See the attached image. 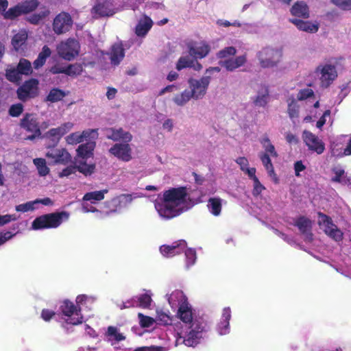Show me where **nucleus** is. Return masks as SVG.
I'll use <instances>...</instances> for the list:
<instances>
[{
    "label": "nucleus",
    "mask_w": 351,
    "mask_h": 351,
    "mask_svg": "<svg viewBox=\"0 0 351 351\" xmlns=\"http://www.w3.org/2000/svg\"><path fill=\"white\" fill-rule=\"evenodd\" d=\"M261 143L263 145L265 152L261 153L259 158L265 169L267 171L268 174L270 176H272L273 175H275V171L269 156L277 158L278 154L275 149L274 145L271 143L270 139L267 135H265L261 140Z\"/></svg>",
    "instance_id": "20e7f679"
},
{
    "label": "nucleus",
    "mask_w": 351,
    "mask_h": 351,
    "mask_svg": "<svg viewBox=\"0 0 351 351\" xmlns=\"http://www.w3.org/2000/svg\"><path fill=\"white\" fill-rule=\"evenodd\" d=\"M207 206L214 216H219L222 209V199L220 197H210L208 200Z\"/></svg>",
    "instance_id": "473e14b6"
},
{
    "label": "nucleus",
    "mask_w": 351,
    "mask_h": 351,
    "mask_svg": "<svg viewBox=\"0 0 351 351\" xmlns=\"http://www.w3.org/2000/svg\"><path fill=\"white\" fill-rule=\"evenodd\" d=\"M125 57V49L121 42L114 43L109 53L110 63L114 66H118Z\"/></svg>",
    "instance_id": "412c9836"
},
{
    "label": "nucleus",
    "mask_w": 351,
    "mask_h": 351,
    "mask_svg": "<svg viewBox=\"0 0 351 351\" xmlns=\"http://www.w3.org/2000/svg\"><path fill=\"white\" fill-rule=\"evenodd\" d=\"M186 256V261L187 266L193 265L196 260V252L191 248H185L183 251Z\"/></svg>",
    "instance_id": "603ef678"
},
{
    "label": "nucleus",
    "mask_w": 351,
    "mask_h": 351,
    "mask_svg": "<svg viewBox=\"0 0 351 351\" xmlns=\"http://www.w3.org/2000/svg\"><path fill=\"white\" fill-rule=\"evenodd\" d=\"M56 315V313L49 309L44 308L41 312V317L45 322L50 321Z\"/></svg>",
    "instance_id": "e2e57ef3"
},
{
    "label": "nucleus",
    "mask_w": 351,
    "mask_h": 351,
    "mask_svg": "<svg viewBox=\"0 0 351 351\" xmlns=\"http://www.w3.org/2000/svg\"><path fill=\"white\" fill-rule=\"evenodd\" d=\"M222 318L223 320L222 324H224V327L226 328H228L229 326L230 319L231 318V311L229 307H226L223 308V313H222Z\"/></svg>",
    "instance_id": "052dcab7"
},
{
    "label": "nucleus",
    "mask_w": 351,
    "mask_h": 351,
    "mask_svg": "<svg viewBox=\"0 0 351 351\" xmlns=\"http://www.w3.org/2000/svg\"><path fill=\"white\" fill-rule=\"evenodd\" d=\"M153 26L152 19L144 15L143 18L140 19L135 27V34L138 37L145 36Z\"/></svg>",
    "instance_id": "b1692460"
},
{
    "label": "nucleus",
    "mask_w": 351,
    "mask_h": 351,
    "mask_svg": "<svg viewBox=\"0 0 351 351\" xmlns=\"http://www.w3.org/2000/svg\"><path fill=\"white\" fill-rule=\"evenodd\" d=\"M191 330L194 332H198L199 335H202V332L205 331V326L199 321H194L191 324Z\"/></svg>",
    "instance_id": "69168bd1"
},
{
    "label": "nucleus",
    "mask_w": 351,
    "mask_h": 351,
    "mask_svg": "<svg viewBox=\"0 0 351 351\" xmlns=\"http://www.w3.org/2000/svg\"><path fill=\"white\" fill-rule=\"evenodd\" d=\"M51 51L47 45H44L37 58L34 61L33 66L35 69L42 67L47 59L51 56Z\"/></svg>",
    "instance_id": "7c9ffc66"
},
{
    "label": "nucleus",
    "mask_w": 351,
    "mask_h": 351,
    "mask_svg": "<svg viewBox=\"0 0 351 351\" xmlns=\"http://www.w3.org/2000/svg\"><path fill=\"white\" fill-rule=\"evenodd\" d=\"M107 335L112 337L117 342L123 341L125 339V337L122 333L119 332L118 329L115 326H112L108 328Z\"/></svg>",
    "instance_id": "8fccbe9b"
},
{
    "label": "nucleus",
    "mask_w": 351,
    "mask_h": 351,
    "mask_svg": "<svg viewBox=\"0 0 351 351\" xmlns=\"http://www.w3.org/2000/svg\"><path fill=\"white\" fill-rule=\"evenodd\" d=\"M73 25L71 14L66 12H61L53 19L52 29L57 35H61L69 32Z\"/></svg>",
    "instance_id": "1a4fd4ad"
},
{
    "label": "nucleus",
    "mask_w": 351,
    "mask_h": 351,
    "mask_svg": "<svg viewBox=\"0 0 351 351\" xmlns=\"http://www.w3.org/2000/svg\"><path fill=\"white\" fill-rule=\"evenodd\" d=\"M221 69L218 66H210L206 70L205 75L199 80L189 78L188 84L190 93L194 99H202L206 94V91L211 80L210 75L214 73H219Z\"/></svg>",
    "instance_id": "f03ea898"
},
{
    "label": "nucleus",
    "mask_w": 351,
    "mask_h": 351,
    "mask_svg": "<svg viewBox=\"0 0 351 351\" xmlns=\"http://www.w3.org/2000/svg\"><path fill=\"white\" fill-rule=\"evenodd\" d=\"M314 93L311 88H304L301 90L298 95V98L299 100H304L306 99L313 95Z\"/></svg>",
    "instance_id": "680f3d73"
},
{
    "label": "nucleus",
    "mask_w": 351,
    "mask_h": 351,
    "mask_svg": "<svg viewBox=\"0 0 351 351\" xmlns=\"http://www.w3.org/2000/svg\"><path fill=\"white\" fill-rule=\"evenodd\" d=\"M290 22L294 24L301 31L308 33H316L319 29V24L313 23L309 21H303L298 19H290Z\"/></svg>",
    "instance_id": "393cba45"
},
{
    "label": "nucleus",
    "mask_w": 351,
    "mask_h": 351,
    "mask_svg": "<svg viewBox=\"0 0 351 351\" xmlns=\"http://www.w3.org/2000/svg\"><path fill=\"white\" fill-rule=\"evenodd\" d=\"M106 136L108 139L117 142L122 141L124 143H130L132 139V135L129 132H125L123 128L118 129L109 128L105 129Z\"/></svg>",
    "instance_id": "aec40b11"
},
{
    "label": "nucleus",
    "mask_w": 351,
    "mask_h": 351,
    "mask_svg": "<svg viewBox=\"0 0 351 351\" xmlns=\"http://www.w3.org/2000/svg\"><path fill=\"white\" fill-rule=\"evenodd\" d=\"M91 13L94 16H108L113 14V12L109 8L106 3H98L95 4L91 10Z\"/></svg>",
    "instance_id": "2f4dec72"
},
{
    "label": "nucleus",
    "mask_w": 351,
    "mask_h": 351,
    "mask_svg": "<svg viewBox=\"0 0 351 351\" xmlns=\"http://www.w3.org/2000/svg\"><path fill=\"white\" fill-rule=\"evenodd\" d=\"M17 218L15 215H0V226H3L12 221H16Z\"/></svg>",
    "instance_id": "338daca9"
},
{
    "label": "nucleus",
    "mask_w": 351,
    "mask_h": 351,
    "mask_svg": "<svg viewBox=\"0 0 351 351\" xmlns=\"http://www.w3.org/2000/svg\"><path fill=\"white\" fill-rule=\"evenodd\" d=\"M247 62V58L245 55L239 56L236 57L235 58H229L225 60L223 62H220V64L225 67L226 69L228 71H233L235 69L241 67L244 65Z\"/></svg>",
    "instance_id": "a878e982"
},
{
    "label": "nucleus",
    "mask_w": 351,
    "mask_h": 351,
    "mask_svg": "<svg viewBox=\"0 0 351 351\" xmlns=\"http://www.w3.org/2000/svg\"><path fill=\"white\" fill-rule=\"evenodd\" d=\"M189 53L195 59L206 57L210 51V45L204 41L190 43L187 45Z\"/></svg>",
    "instance_id": "f3484780"
},
{
    "label": "nucleus",
    "mask_w": 351,
    "mask_h": 351,
    "mask_svg": "<svg viewBox=\"0 0 351 351\" xmlns=\"http://www.w3.org/2000/svg\"><path fill=\"white\" fill-rule=\"evenodd\" d=\"M38 84L39 81L36 78L25 81L16 90L18 99L25 102L36 97L39 94Z\"/></svg>",
    "instance_id": "0eeeda50"
},
{
    "label": "nucleus",
    "mask_w": 351,
    "mask_h": 351,
    "mask_svg": "<svg viewBox=\"0 0 351 351\" xmlns=\"http://www.w3.org/2000/svg\"><path fill=\"white\" fill-rule=\"evenodd\" d=\"M186 247L184 240L174 242L172 245H162L160 247V252L163 256L171 258L183 252Z\"/></svg>",
    "instance_id": "6ab92c4d"
},
{
    "label": "nucleus",
    "mask_w": 351,
    "mask_h": 351,
    "mask_svg": "<svg viewBox=\"0 0 351 351\" xmlns=\"http://www.w3.org/2000/svg\"><path fill=\"white\" fill-rule=\"evenodd\" d=\"M93 132L97 133V130L89 129L84 130L82 133L79 132H73L66 137V141L69 145H76L89 138Z\"/></svg>",
    "instance_id": "bb28decb"
},
{
    "label": "nucleus",
    "mask_w": 351,
    "mask_h": 351,
    "mask_svg": "<svg viewBox=\"0 0 351 351\" xmlns=\"http://www.w3.org/2000/svg\"><path fill=\"white\" fill-rule=\"evenodd\" d=\"M65 74L71 77L80 75L83 71L82 66L80 64H69L65 66Z\"/></svg>",
    "instance_id": "c03bdc74"
},
{
    "label": "nucleus",
    "mask_w": 351,
    "mask_h": 351,
    "mask_svg": "<svg viewBox=\"0 0 351 351\" xmlns=\"http://www.w3.org/2000/svg\"><path fill=\"white\" fill-rule=\"evenodd\" d=\"M46 156L51 158L55 163L66 165L71 160V156L66 149H53L47 153Z\"/></svg>",
    "instance_id": "4be33fe9"
},
{
    "label": "nucleus",
    "mask_w": 351,
    "mask_h": 351,
    "mask_svg": "<svg viewBox=\"0 0 351 351\" xmlns=\"http://www.w3.org/2000/svg\"><path fill=\"white\" fill-rule=\"evenodd\" d=\"M16 69L21 75H29L33 72L30 61L25 58L20 59Z\"/></svg>",
    "instance_id": "c9c22d12"
},
{
    "label": "nucleus",
    "mask_w": 351,
    "mask_h": 351,
    "mask_svg": "<svg viewBox=\"0 0 351 351\" xmlns=\"http://www.w3.org/2000/svg\"><path fill=\"white\" fill-rule=\"evenodd\" d=\"M138 317L139 324L142 328H149L155 323V319L149 316L144 315L141 313H138Z\"/></svg>",
    "instance_id": "09e8293b"
},
{
    "label": "nucleus",
    "mask_w": 351,
    "mask_h": 351,
    "mask_svg": "<svg viewBox=\"0 0 351 351\" xmlns=\"http://www.w3.org/2000/svg\"><path fill=\"white\" fill-rule=\"evenodd\" d=\"M73 126V124L71 122L64 123L58 128L50 129L43 137L49 139L53 143V145H56L61 137L70 131Z\"/></svg>",
    "instance_id": "dca6fc26"
},
{
    "label": "nucleus",
    "mask_w": 351,
    "mask_h": 351,
    "mask_svg": "<svg viewBox=\"0 0 351 351\" xmlns=\"http://www.w3.org/2000/svg\"><path fill=\"white\" fill-rule=\"evenodd\" d=\"M136 298L138 306L143 308H147L150 306L152 302V298L150 295L147 293H143L140 295Z\"/></svg>",
    "instance_id": "49530a36"
},
{
    "label": "nucleus",
    "mask_w": 351,
    "mask_h": 351,
    "mask_svg": "<svg viewBox=\"0 0 351 351\" xmlns=\"http://www.w3.org/2000/svg\"><path fill=\"white\" fill-rule=\"evenodd\" d=\"M173 295H177V297L180 296L182 298L181 303L179 304V308L178 311V315L180 319L186 324L192 323V309L187 301V299L183 295V293L182 291H177L174 293H173Z\"/></svg>",
    "instance_id": "2eb2a0df"
},
{
    "label": "nucleus",
    "mask_w": 351,
    "mask_h": 351,
    "mask_svg": "<svg viewBox=\"0 0 351 351\" xmlns=\"http://www.w3.org/2000/svg\"><path fill=\"white\" fill-rule=\"evenodd\" d=\"M287 111L291 119L298 117L299 115L298 106L295 102H291L288 105Z\"/></svg>",
    "instance_id": "bf43d9fd"
},
{
    "label": "nucleus",
    "mask_w": 351,
    "mask_h": 351,
    "mask_svg": "<svg viewBox=\"0 0 351 351\" xmlns=\"http://www.w3.org/2000/svg\"><path fill=\"white\" fill-rule=\"evenodd\" d=\"M21 15H23V13L19 3L13 7L10 8L4 13H2V16L4 19L10 21L15 20Z\"/></svg>",
    "instance_id": "f704fd0d"
},
{
    "label": "nucleus",
    "mask_w": 351,
    "mask_h": 351,
    "mask_svg": "<svg viewBox=\"0 0 351 351\" xmlns=\"http://www.w3.org/2000/svg\"><path fill=\"white\" fill-rule=\"evenodd\" d=\"M202 335H199L198 332H194L192 330L184 337L183 343L187 346H195L199 343V340Z\"/></svg>",
    "instance_id": "58836bf2"
},
{
    "label": "nucleus",
    "mask_w": 351,
    "mask_h": 351,
    "mask_svg": "<svg viewBox=\"0 0 351 351\" xmlns=\"http://www.w3.org/2000/svg\"><path fill=\"white\" fill-rule=\"evenodd\" d=\"M317 215L319 219V224L324 226L325 233L336 241H341L343 232L333 223L331 217L321 212H319Z\"/></svg>",
    "instance_id": "9b49d317"
},
{
    "label": "nucleus",
    "mask_w": 351,
    "mask_h": 351,
    "mask_svg": "<svg viewBox=\"0 0 351 351\" xmlns=\"http://www.w3.org/2000/svg\"><path fill=\"white\" fill-rule=\"evenodd\" d=\"M108 152L111 155L123 162H129L132 159V151L129 143H115Z\"/></svg>",
    "instance_id": "4468645a"
},
{
    "label": "nucleus",
    "mask_w": 351,
    "mask_h": 351,
    "mask_svg": "<svg viewBox=\"0 0 351 351\" xmlns=\"http://www.w3.org/2000/svg\"><path fill=\"white\" fill-rule=\"evenodd\" d=\"M165 348L162 346H142L134 349V351H164Z\"/></svg>",
    "instance_id": "0e129e2a"
},
{
    "label": "nucleus",
    "mask_w": 351,
    "mask_h": 351,
    "mask_svg": "<svg viewBox=\"0 0 351 351\" xmlns=\"http://www.w3.org/2000/svg\"><path fill=\"white\" fill-rule=\"evenodd\" d=\"M19 4L23 14H27L34 11L38 7L39 1L38 0H25Z\"/></svg>",
    "instance_id": "e433bc0d"
},
{
    "label": "nucleus",
    "mask_w": 351,
    "mask_h": 351,
    "mask_svg": "<svg viewBox=\"0 0 351 351\" xmlns=\"http://www.w3.org/2000/svg\"><path fill=\"white\" fill-rule=\"evenodd\" d=\"M237 53V49L234 47H227L220 50L217 53V57L219 59L226 58L228 56H234Z\"/></svg>",
    "instance_id": "864d4df0"
},
{
    "label": "nucleus",
    "mask_w": 351,
    "mask_h": 351,
    "mask_svg": "<svg viewBox=\"0 0 351 351\" xmlns=\"http://www.w3.org/2000/svg\"><path fill=\"white\" fill-rule=\"evenodd\" d=\"M34 164L36 165L40 176H45L49 172V169L46 165V161L43 158L34 159Z\"/></svg>",
    "instance_id": "37998d69"
},
{
    "label": "nucleus",
    "mask_w": 351,
    "mask_h": 351,
    "mask_svg": "<svg viewBox=\"0 0 351 351\" xmlns=\"http://www.w3.org/2000/svg\"><path fill=\"white\" fill-rule=\"evenodd\" d=\"M315 73L320 74V84L324 88H328L337 77L336 68L332 64L319 65Z\"/></svg>",
    "instance_id": "f8f14e48"
},
{
    "label": "nucleus",
    "mask_w": 351,
    "mask_h": 351,
    "mask_svg": "<svg viewBox=\"0 0 351 351\" xmlns=\"http://www.w3.org/2000/svg\"><path fill=\"white\" fill-rule=\"evenodd\" d=\"M75 164L76 170L86 176H90L95 170V164H87L86 160L75 159Z\"/></svg>",
    "instance_id": "c756f323"
},
{
    "label": "nucleus",
    "mask_w": 351,
    "mask_h": 351,
    "mask_svg": "<svg viewBox=\"0 0 351 351\" xmlns=\"http://www.w3.org/2000/svg\"><path fill=\"white\" fill-rule=\"evenodd\" d=\"M156 320L159 324L164 326L171 325L172 322L170 315L162 311H157Z\"/></svg>",
    "instance_id": "de8ad7c7"
},
{
    "label": "nucleus",
    "mask_w": 351,
    "mask_h": 351,
    "mask_svg": "<svg viewBox=\"0 0 351 351\" xmlns=\"http://www.w3.org/2000/svg\"><path fill=\"white\" fill-rule=\"evenodd\" d=\"M23 112V105L22 104H16L12 105L8 110L9 114L12 117H19Z\"/></svg>",
    "instance_id": "5fc2aeb1"
},
{
    "label": "nucleus",
    "mask_w": 351,
    "mask_h": 351,
    "mask_svg": "<svg viewBox=\"0 0 351 351\" xmlns=\"http://www.w3.org/2000/svg\"><path fill=\"white\" fill-rule=\"evenodd\" d=\"M69 217V213L66 211L43 215L33 221L32 227L34 230L56 228L64 221L68 220Z\"/></svg>",
    "instance_id": "7ed1b4c3"
},
{
    "label": "nucleus",
    "mask_w": 351,
    "mask_h": 351,
    "mask_svg": "<svg viewBox=\"0 0 351 351\" xmlns=\"http://www.w3.org/2000/svg\"><path fill=\"white\" fill-rule=\"evenodd\" d=\"M19 125L27 132L31 133V134L27 137L28 140L32 141L41 136L40 125L38 118L34 114H25L20 121Z\"/></svg>",
    "instance_id": "423d86ee"
},
{
    "label": "nucleus",
    "mask_w": 351,
    "mask_h": 351,
    "mask_svg": "<svg viewBox=\"0 0 351 351\" xmlns=\"http://www.w3.org/2000/svg\"><path fill=\"white\" fill-rule=\"evenodd\" d=\"M19 4L23 14H27L34 11L38 7L39 1L38 0H25Z\"/></svg>",
    "instance_id": "4c0bfd02"
},
{
    "label": "nucleus",
    "mask_w": 351,
    "mask_h": 351,
    "mask_svg": "<svg viewBox=\"0 0 351 351\" xmlns=\"http://www.w3.org/2000/svg\"><path fill=\"white\" fill-rule=\"evenodd\" d=\"M257 57L263 68L273 67L280 62L282 51L278 49L267 47L258 53Z\"/></svg>",
    "instance_id": "39448f33"
},
{
    "label": "nucleus",
    "mask_w": 351,
    "mask_h": 351,
    "mask_svg": "<svg viewBox=\"0 0 351 351\" xmlns=\"http://www.w3.org/2000/svg\"><path fill=\"white\" fill-rule=\"evenodd\" d=\"M61 313L69 318L66 320L67 324L72 325L80 324L83 322L81 314V308L75 305L69 300H64L60 306Z\"/></svg>",
    "instance_id": "6e6552de"
},
{
    "label": "nucleus",
    "mask_w": 351,
    "mask_h": 351,
    "mask_svg": "<svg viewBox=\"0 0 351 351\" xmlns=\"http://www.w3.org/2000/svg\"><path fill=\"white\" fill-rule=\"evenodd\" d=\"M27 39V34L25 31H20L16 34L12 38V45L15 51H19L21 47L26 43Z\"/></svg>",
    "instance_id": "72a5a7b5"
},
{
    "label": "nucleus",
    "mask_w": 351,
    "mask_h": 351,
    "mask_svg": "<svg viewBox=\"0 0 351 351\" xmlns=\"http://www.w3.org/2000/svg\"><path fill=\"white\" fill-rule=\"evenodd\" d=\"M34 202H28L25 204H21L16 206V210L18 212L25 213L29 210H33L34 208Z\"/></svg>",
    "instance_id": "13d9d810"
},
{
    "label": "nucleus",
    "mask_w": 351,
    "mask_h": 351,
    "mask_svg": "<svg viewBox=\"0 0 351 351\" xmlns=\"http://www.w3.org/2000/svg\"><path fill=\"white\" fill-rule=\"evenodd\" d=\"M331 3L342 10H351V0H331Z\"/></svg>",
    "instance_id": "6e6d98bb"
},
{
    "label": "nucleus",
    "mask_w": 351,
    "mask_h": 351,
    "mask_svg": "<svg viewBox=\"0 0 351 351\" xmlns=\"http://www.w3.org/2000/svg\"><path fill=\"white\" fill-rule=\"evenodd\" d=\"M49 14V10L43 11L40 13H35L28 16L26 20L33 25H38L40 22Z\"/></svg>",
    "instance_id": "a18cd8bd"
},
{
    "label": "nucleus",
    "mask_w": 351,
    "mask_h": 351,
    "mask_svg": "<svg viewBox=\"0 0 351 351\" xmlns=\"http://www.w3.org/2000/svg\"><path fill=\"white\" fill-rule=\"evenodd\" d=\"M95 147V142H87L86 143L81 144L76 150L77 156L75 158V160H87L88 158L93 157Z\"/></svg>",
    "instance_id": "5701e85b"
},
{
    "label": "nucleus",
    "mask_w": 351,
    "mask_h": 351,
    "mask_svg": "<svg viewBox=\"0 0 351 351\" xmlns=\"http://www.w3.org/2000/svg\"><path fill=\"white\" fill-rule=\"evenodd\" d=\"M80 44L74 38H69L65 42H61L58 47V55L63 59L71 60L79 54Z\"/></svg>",
    "instance_id": "9d476101"
},
{
    "label": "nucleus",
    "mask_w": 351,
    "mask_h": 351,
    "mask_svg": "<svg viewBox=\"0 0 351 351\" xmlns=\"http://www.w3.org/2000/svg\"><path fill=\"white\" fill-rule=\"evenodd\" d=\"M193 60L188 56L180 57L176 64V69L180 71L185 68H191Z\"/></svg>",
    "instance_id": "3c124183"
},
{
    "label": "nucleus",
    "mask_w": 351,
    "mask_h": 351,
    "mask_svg": "<svg viewBox=\"0 0 351 351\" xmlns=\"http://www.w3.org/2000/svg\"><path fill=\"white\" fill-rule=\"evenodd\" d=\"M108 193L107 189L101 191H95L93 192L86 193L84 197L83 200L84 201H101L104 199V194Z\"/></svg>",
    "instance_id": "79ce46f5"
},
{
    "label": "nucleus",
    "mask_w": 351,
    "mask_h": 351,
    "mask_svg": "<svg viewBox=\"0 0 351 351\" xmlns=\"http://www.w3.org/2000/svg\"><path fill=\"white\" fill-rule=\"evenodd\" d=\"M191 98H193L191 93H190L189 90H184L180 94L176 95L173 97V100L178 106H182L185 105Z\"/></svg>",
    "instance_id": "a19ab883"
},
{
    "label": "nucleus",
    "mask_w": 351,
    "mask_h": 351,
    "mask_svg": "<svg viewBox=\"0 0 351 351\" xmlns=\"http://www.w3.org/2000/svg\"><path fill=\"white\" fill-rule=\"evenodd\" d=\"M20 73L17 69H12L6 71V78L10 82H16L20 80Z\"/></svg>",
    "instance_id": "4d7b16f0"
},
{
    "label": "nucleus",
    "mask_w": 351,
    "mask_h": 351,
    "mask_svg": "<svg viewBox=\"0 0 351 351\" xmlns=\"http://www.w3.org/2000/svg\"><path fill=\"white\" fill-rule=\"evenodd\" d=\"M269 90L264 88L261 92H258L257 96L254 100V104L256 106L265 107L268 103Z\"/></svg>",
    "instance_id": "ea45409f"
},
{
    "label": "nucleus",
    "mask_w": 351,
    "mask_h": 351,
    "mask_svg": "<svg viewBox=\"0 0 351 351\" xmlns=\"http://www.w3.org/2000/svg\"><path fill=\"white\" fill-rule=\"evenodd\" d=\"M67 93L59 88H52L44 99L45 102L56 103L62 101Z\"/></svg>",
    "instance_id": "c85d7f7f"
},
{
    "label": "nucleus",
    "mask_w": 351,
    "mask_h": 351,
    "mask_svg": "<svg viewBox=\"0 0 351 351\" xmlns=\"http://www.w3.org/2000/svg\"><path fill=\"white\" fill-rule=\"evenodd\" d=\"M186 196V187L171 188L163 193L161 202H157L155 207L161 217L173 218L180 214L178 206L185 202Z\"/></svg>",
    "instance_id": "f257e3e1"
},
{
    "label": "nucleus",
    "mask_w": 351,
    "mask_h": 351,
    "mask_svg": "<svg viewBox=\"0 0 351 351\" xmlns=\"http://www.w3.org/2000/svg\"><path fill=\"white\" fill-rule=\"evenodd\" d=\"M293 226H296L300 233L305 236V241L311 242L313 240V234L312 233V221L304 216L298 217Z\"/></svg>",
    "instance_id": "a211bd4d"
},
{
    "label": "nucleus",
    "mask_w": 351,
    "mask_h": 351,
    "mask_svg": "<svg viewBox=\"0 0 351 351\" xmlns=\"http://www.w3.org/2000/svg\"><path fill=\"white\" fill-rule=\"evenodd\" d=\"M254 182V189H253V195H259L263 190L265 189V187L260 182L258 178H256L253 180Z\"/></svg>",
    "instance_id": "774afa93"
},
{
    "label": "nucleus",
    "mask_w": 351,
    "mask_h": 351,
    "mask_svg": "<svg viewBox=\"0 0 351 351\" xmlns=\"http://www.w3.org/2000/svg\"><path fill=\"white\" fill-rule=\"evenodd\" d=\"M290 12L293 16L308 19L309 17V8L304 1H297L291 7Z\"/></svg>",
    "instance_id": "cd10ccee"
},
{
    "label": "nucleus",
    "mask_w": 351,
    "mask_h": 351,
    "mask_svg": "<svg viewBox=\"0 0 351 351\" xmlns=\"http://www.w3.org/2000/svg\"><path fill=\"white\" fill-rule=\"evenodd\" d=\"M302 139L308 150L322 154L325 150L323 141L310 131L304 130L302 132Z\"/></svg>",
    "instance_id": "ddd939ff"
}]
</instances>
